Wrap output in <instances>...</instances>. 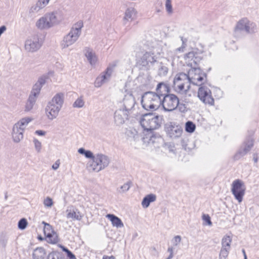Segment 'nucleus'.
Segmentation results:
<instances>
[{
  "label": "nucleus",
  "mask_w": 259,
  "mask_h": 259,
  "mask_svg": "<svg viewBox=\"0 0 259 259\" xmlns=\"http://www.w3.org/2000/svg\"><path fill=\"white\" fill-rule=\"evenodd\" d=\"M78 152L83 155L87 158L91 159L89 167L93 172H98L107 167L110 162L109 157L104 154L99 153L94 154L90 150H86L83 148L78 149Z\"/></svg>",
  "instance_id": "f257e3e1"
},
{
  "label": "nucleus",
  "mask_w": 259,
  "mask_h": 259,
  "mask_svg": "<svg viewBox=\"0 0 259 259\" xmlns=\"http://www.w3.org/2000/svg\"><path fill=\"white\" fill-rule=\"evenodd\" d=\"M161 119L158 115L153 113L145 114L142 116L140 120L141 126L147 132H150L143 138L144 142L153 143L155 136L151 132L153 130L158 128L161 124Z\"/></svg>",
  "instance_id": "f03ea898"
},
{
  "label": "nucleus",
  "mask_w": 259,
  "mask_h": 259,
  "mask_svg": "<svg viewBox=\"0 0 259 259\" xmlns=\"http://www.w3.org/2000/svg\"><path fill=\"white\" fill-rule=\"evenodd\" d=\"M152 50L146 52L143 56L137 60L138 65L149 69L151 66L156 64L157 62V56L162 53V48L155 42L151 47Z\"/></svg>",
  "instance_id": "7ed1b4c3"
},
{
  "label": "nucleus",
  "mask_w": 259,
  "mask_h": 259,
  "mask_svg": "<svg viewBox=\"0 0 259 259\" xmlns=\"http://www.w3.org/2000/svg\"><path fill=\"white\" fill-rule=\"evenodd\" d=\"M83 27L82 21H78L71 27L69 32L65 35L60 42L62 49H65L75 44L79 39Z\"/></svg>",
  "instance_id": "20e7f679"
},
{
  "label": "nucleus",
  "mask_w": 259,
  "mask_h": 259,
  "mask_svg": "<svg viewBox=\"0 0 259 259\" xmlns=\"http://www.w3.org/2000/svg\"><path fill=\"white\" fill-rule=\"evenodd\" d=\"M141 103L145 110H155L161 105V99L153 92H148L143 95Z\"/></svg>",
  "instance_id": "39448f33"
},
{
  "label": "nucleus",
  "mask_w": 259,
  "mask_h": 259,
  "mask_svg": "<svg viewBox=\"0 0 259 259\" xmlns=\"http://www.w3.org/2000/svg\"><path fill=\"white\" fill-rule=\"evenodd\" d=\"M189 82L196 85L201 86L206 81V74L199 68L196 67L191 68L186 74Z\"/></svg>",
  "instance_id": "423d86ee"
},
{
  "label": "nucleus",
  "mask_w": 259,
  "mask_h": 259,
  "mask_svg": "<svg viewBox=\"0 0 259 259\" xmlns=\"http://www.w3.org/2000/svg\"><path fill=\"white\" fill-rule=\"evenodd\" d=\"M174 90L179 93H185L190 88L189 79L186 74L181 73L177 74L173 81Z\"/></svg>",
  "instance_id": "0eeeda50"
},
{
  "label": "nucleus",
  "mask_w": 259,
  "mask_h": 259,
  "mask_svg": "<svg viewBox=\"0 0 259 259\" xmlns=\"http://www.w3.org/2000/svg\"><path fill=\"white\" fill-rule=\"evenodd\" d=\"M117 61H115L112 64H110L104 71L100 74L96 78L94 82V86L95 88H100L104 84L110 81L114 69L117 65Z\"/></svg>",
  "instance_id": "6e6552de"
},
{
  "label": "nucleus",
  "mask_w": 259,
  "mask_h": 259,
  "mask_svg": "<svg viewBox=\"0 0 259 259\" xmlns=\"http://www.w3.org/2000/svg\"><path fill=\"white\" fill-rule=\"evenodd\" d=\"M43 44L38 35H33L27 38L24 42V49L28 53H34L40 49Z\"/></svg>",
  "instance_id": "1a4fd4ad"
},
{
  "label": "nucleus",
  "mask_w": 259,
  "mask_h": 259,
  "mask_svg": "<svg viewBox=\"0 0 259 259\" xmlns=\"http://www.w3.org/2000/svg\"><path fill=\"white\" fill-rule=\"evenodd\" d=\"M245 189L244 183L241 180H235L232 183L231 192L239 203L243 200Z\"/></svg>",
  "instance_id": "9d476101"
},
{
  "label": "nucleus",
  "mask_w": 259,
  "mask_h": 259,
  "mask_svg": "<svg viewBox=\"0 0 259 259\" xmlns=\"http://www.w3.org/2000/svg\"><path fill=\"white\" fill-rule=\"evenodd\" d=\"M256 30V25L247 18H242L237 22L235 28V33L244 31L247 33H252Z\"/></svg>",
  "instance_id": "9b49d317"
},
{
  "label": "nucleus",
  "mask_w": 259,
  "mask_h": 259,
  "mask_svg": "<svg viewBox=\"0 0 259 259\" xmlns=\"http://www.w3.org/2000/svg\"><path fill=\"white\" fill-rule=\"evenodd\" d=\"M161 105L165 111H172L179 105V98L174 94H168L161 99Z\"/></svg>",
  "instance_id": "f8f14e48"
},
{
  "label": "nucleus",
  "mask_w": 259,
  "mask_h": 259,
  "mask_svg": "<svg viewBox=\"0 0 259 259\" xmlns=\"http://www.w3.org/2000/svg\"><path fill=\"white\" fill-rule=\"evenodd\" d=\"M198 97L199 99L206 104L212 105L214 104V100L212 97L210 90L206 86H202L198 91Z\"/></svg>",
  "instance_id": "ddd939ff"
},
{
  "label": "nucleus",
  "mask_w": 259,
  "mask_h": 259,
  "mask_svg": "<svg viewBox=\"0 0 259 259\" xmlns=\"http://www.w3.org/2000/svg\"><path fill=\"white\" fill-rule=\"evenodd\" d=\"M165 131L170 138L176 139L181 136L183 133V128L181 126L170 122L165 125Z\"/></svg>",
  "instance_id": "4468645a"
},
{
  "label": "nucleus",
  "mask_w": 259,
  "mask_h": 259,
  "mask_svg": "<svg viewBox=\"0 0 259 259\" xmlns=\"http://www.w3.org/2000/svg\"><path fill=\"white\" fill-rule=\"evenodd\" d=\"M255 139L252 136L248 137L244 142L241 148L236 154V156H243L248 153L252 148Z\"/></svg>",
  "instance_id": "2eb2a0df"
},
{
  "label": "nucleus",
  "mask_w": 259,
  "mask_h": 259,
  "mask_svg": "<svg viewBox=\"0 0 259 259\" xmlns=\"http://www.w3.org/2000/svg\"><path fill=\"white\" fill-rule=\"evenodd\" d=\"M61 110L55 106L47 103L45 108V115L49 120H53L58 116Z\"/></svg>",
  "instance_id": "dca6fc26"
},
{
  "label": "nucleus",
  "mask_w": 259,
  "mask_h": 259,
  "mask_svg": "<svg viewBox=\"0 0 259 259\" xmlns=\"http://www.w3.org/2000/svg\"><path fill=\"white\" fill-rule=\"evenodd\" d=\"M47 14L53 27L59 25L64 20L63 14L61 11L56 10Z\"/></svg>",
  "instance_id": "f3484780"
},
{
  "label": "nucleus",
  "mask_w": 259,
  "mask_h": 259,
  "mask_svg": "<svg viewBox=\"0 0 259 259\" xmlns=\"http://www.w3.org/2000/svg\"><path fill=\"white\" fill-rule=\"evenodd\" d=\"M66 218L72 221H80L82 220L83 215L78 210V209L73 207H68L66 210Z\"/></svg>",
  "instance_id": "a211bd4d"
},
{
  "label": "nucleus",
  "mask_w": 259,
  "mask_h": 259,
  "mask_svg": "<svg viewBox=\"0 0 259 259\" xmlns=\"http://www.w3.org/2000/svg\"><path fill=\"white\" fill-rule=\"evenodd\" d=\"M123 103V108L122 109L130 113L136 103L135 98L132 93H128L124 96Z\"/></svg>",
  "instance_id": "6ab92c4d"
},
{
  "label": "nucleus",
  "mask_w": 259,
  "mask_h": 259,
  "mask_svg": "<svg viewBox=\"0 0 259 259\" xmlns=\"http://www.w3.org/2000/svg\"><path fill=\"white\" fill-rule=\"evenodd\" d=\"M128 114V112L122 109L116 110L114 113V122L116 125H120L123 124L127 119Z\"/></svg>",
  "instance_id": "aec40b11"
},
{
  "label": "nucleus",
  "mask_w": 259,
  "mask_h": 259,
  "mask_svg": "<svg viewBox=\"0 0 259 259\" xmlns=\"http://www.w3.org/2000/svg\"><path fill=\"white\" fill-rule=\"evenodd\" d=\"M184 58L186 63L191 68L194 66L196 67L197 63L200 61V58L198 56L197 54L194 52H190L186 54Z\"/></svg>",
  "instance_id": "412c9836"
},
{
  "label": "nucleus",
  "mask_w": 259,
  "mask_h": 259,
  "mask_svg": "<svg viewBox=\"0 0 259 259\" xmlns=\"http://www.w3.org/2000/svg\"><path fill=\"white\" fill-rule=\"evenodd\" d=\"M64 102V94L62 93H58L55 95L53 98L48 102L52 106L62 109Z\"/></svg>",
  "instance_id": "4be33fe9"
},
{
  "label": "nucleus",
  "mask_w": 259,
  "mask_h": 259,
  "mask_svg": "<svg viewBox=\"0 0 259 259\" xmlns=\"http://www.w3.org/2000/svg\"><path fill=\"white\" fill-rule=\"evenodd\" d=\"M51 0H37L35 4L32 6L29 13L33 14L38 13L41 10L46 8L50 3Z\"/></svg>",
  "instance_id": "5701e85b"
},
{
  "label": "nucleus",
  "mask_w": 259,
  "mask_h": 259,
  "mask_svg": "<svg viewBox=\"0 0 259 259\" xmlns=\"http://www.w3.org/2000/svg\"><path fill=\"white\" fill-rule=\"evenodd\" d=\"M36 26L39 29H48L52 27L47 14L40 17L36 22Z\"/></svg>",
  "instance_id": "b1692460"
},
{
  "label": "nucleus",
  "mask_w": 259,
  "mask_h": 259,
  "mask_svg": "<svg viewBox=\"0 0 259 259\" xmlns=\"http://www.w3.org/2000/svg\"><path fill=\"white\" fill-rule=\"evenodd\" d=\"M45 83L46 79L44 78H39L37 81L33 85L29 95L38 98L40 90Z\"/></svg>",
  "instance_id": "393cba45"
},
{
  "label": "nucleus",
  "mask_w": 259,
  "mask_h": 259,
  "mask_svg": "<svg viewBox=\"0 0 259 259\" xmlns=\"http://www.w3.org/2000/svg\"><path fill=\"white\" fill-rule=\"evenodd\" d=\"M33 120L32 118L30 117H25L21 118L17 122H16L13 126L15 128L21 131L24 132V131L28 124Z\"/></svg>",
  "instance_id": "a878e982"
},
{
  "label": "nucleus",
  "mask_w": 259,
  "mask_h": 259,
  "mask_svg": "<svg viewBox=\"0 0 259 259\" xmlns=\"http://www.w3.org/2000/svg\"><path fill=\"white\" fill-rule=\"evenodd\" d=\"M168 92V88L167 85L163 82H160L158 84L156 89V92L154 93L158 95L160 99H162L163 97L168 95L167 94Z\"/></svg>",
  "instance_id": "bb28decb"
},
{
  "label": "nucleus",
  "mask_w": 259,
  "mask_h": 259,
  "mask_svg": "<svg viewBox=\"0 0 259 259\" xmlns=\"http://www.w3.org/2000/svg\"><path fill=\"white\" fill-rule=\"evenodd\" d=\"M37 98L29 95V96L25 102L24 110L26 112L31 111L34 108L36 103Z\"/></svg>",
  "instance_id": "cd10ccee"
},
{
  "label": "nucleus",
  "mask_w": 259,
  "mask_h": 259,
  "mask_svg": "<svg viewBox=\"0 0 259 259\" xmlns=\"http://www.w3.org/2000/svg\"><path fill=\"white\" fill-rule=\"evenodd\" d=\"M137 15L136 9L132 7L127 8L124 13L123 21H132L135 19Z\"/></svg>",
  "instance_id": "c85d7f7f"
},
{
  "label": "nucleus",
  "mask_w": 259,
  "mask_h": 259,
  "mask_svg": "<svg viewBox=\"0 0 259 259\" xmlns=\"http://www.w3.org/2000/svg\"><path fill=\"white\" fill-rule=\"evenodd\" d=\"M23 132L13 127L11 133L13 142L17 144L20 143L23 139Z\"/></svg>",
  "instance_id": "c756f323"
},
{
  "label": "nucleus",
  "mask_w": 259,
  "mask_h": 259,
  "mask_svg": "<svg viewBox=\"0 0 259 259\" xmlns=\"http://www.w3.org/2000/svg\"><path fill=\"white\" fill-rule=\"evenodd\" d=\"M106 217L108 218L111 222L112 225L117 228H122L124 226L123 223L121 220L113 214H107Z\"/></svg>",
  "instance_id": "7c9ffc66"
},
{
  "label": "nucleus",
  "mask_w": 259,
  "mask_h": 259,
  "mask_svg": "<svg viewBox=\"0 0 259 259\" xmlns=\"http://www.w3.org/2000/svg\"><path fill=\"white\" fill-rule=\"evenodd\" d=\"M85 56L90 64L93 66H95L97 62V58L93 50L90 49H85Z\"/></svg>",
  "instance_id": "2f4dec72"
},
{
  "label": "nucleus",
  "mask_w": 259,
  "mask_h": 259,
  "mask_svg": "<svg viewBox=\"0 0 259 259\" xmlns=\"http://www.w3.org/2000/svg\"><path fill=\"white\" fill-rule=\"evenodd\" d=\"M231 233L225 235L221 240V247L231 249V244L232 241Z\"/></svg>",
  "instance_id": "473e14b6"
},
{
  "label": "nucleus",
  "mask_w": 259,
  "mask_h": 259,
  "mask_svg": "<svg viewBox=\"0 0 259 259\" xmlns=\"http://www.w3.org/2000/svg\"><path fill=\"white\" fill-rule=\"evenodd\" d=\"M156 200V196L154 194H150L146 195L143 199L141 205L144 208H146L149 207L150 203L155 201Z\"/></svg>",
  "instance_id": "72a5a7b5"
},
{
  "label": "nucleus",
  "mask_w": 259,
  "mask_h": 259,
  "mask_svg": "<svg viewBox=\"0 0 259 259\" xmlns=\"http://www.w3.org/2000/svg\"><path fill=\"white\" fill-rule=\"evenodd\" d=\"M156 65L158 67V74L161 76H165L168 72V68L165 65L164 63L162 62H157Z\"/></svg>",
  "instance_id": "f704fd0d"
},
{
  "label": "nucleus",
  "mask_w": 259,
  "mask_h": 259,
  "mask_svg": "<svg viewBox=\"0 0 259 259\" xmlns=\"http://www.w3.org/2000/svg\"><path fill=\"white\" fill-rule=\"evenodd\" d=\"M45 255V251L42 247L36 248L33 253V257L34 259H42Z\"/></svg>",
  "instance_id": "c9c22d12"
},
{
  "label": "nucleus",
  "mask_w": 259,
  "mask_h": 259,
  "mask_svg": "<svg viewBox=\"0 0 259 259\" xmlns=\"http://www.w3.org/2000/svg\"><path fill=\"white\" fill-rule=\"evenodd\" d=\"M46 238L47 241L51 244H56L59 241L58 236L55 232L46 236Z\"/></svg>",
  "instance_id": "e433bc0d"
},
{
  "label": "nucleus",
  "mask_w": 259,
  "mask_h": 259,
  "mask_svg": "<svg viewBox=\"0 0 259 259\" xmlns=\"http://www.w3.org/2000/svg\"><path fill=\"white\" fill-rule=\"evenodd\" d=\"M164 150L165 152L168 153H171L173 154H175V147L174 144L172 143H166L163 146Z\"/></svg>",
  "instance_id": "4c0bfd02"
},
{
  "label": "nucleus",
  "mask_w": 259,
  "mask_h": 259,
  "mask_svg": "<svg viewBox=\"0 0 259 259\" xmlns=\"http://www.w3.org/2000/svg\"><path fill=\"white\" fill-rule=\"evenodd\" d=\"M42 223L44 225V232L46 236L55 232L49 224L45 222H42Z\"/></svg>",
  "instance_id": "58836bf2"
},
{
  "label": "nucleus",
  "mask_w": 259,
  "mask_h": 259,
  "mask_svg": "<svg viewBox=\"0 0 259 259\" xmlns=\"http://www.w3.org/2000/svg\"><path fill=\"white\" fill-rule=\"evenodd\" d=\"M196 128L195 124L192 121H187L185 125V130L186 132L192 133L194 132Z\"/></svg>",
  "instance_id": "ea45409f"
},
{
  "label": "nucleus",
  "mask_w": 259,
  "mask_h": 259,
  "mask_svg": "<svg viewBox=\"0 0 259 259\" xmlns=\"http://www.w3.org/2000/svg\"><path fill=\"white\" fill-rule=\"evenodd\" d=\"M230 251V249H229L221 247L219 253V259H226L229 255Z\"/></svg>",
  "instance_id": "a19ab883"
},
{
  "label": "nucleus",
  "mask_w": 259,
  "mask_h": 259,
  "mask_svg": "<svg viewBox=\"0 0 259 259\" xmlns=\"http://www.w3.org/2000/svg\"><path fill=\"white\" fill-rule=\"evenodd\" d=\"M84 105V102L82 97L77 98L73 104L74 108H81Z\"/></svg>",
  "instance_id": "79ce46f5"
},
{
  "label": "nucleus",
  "mask_w": 259,
  "mask_h": 259,
  "mask_svg": "<svg viewBox=\"0 0 259 259\" xmlns=\"http://www.w3.org/2000/svg\"><path fill=\"white\" fill-rule=\"evenodd\" d=\"M203 223V225H208L209 226H212V222L211 221L210 217L208 214H203L202 217Z\"/></svg>",
  "instance_id": "37998d69"
},
{
  "label": "nucleus",
  "mask_w": 259,
  "mask_h": 259,
  "mask_svg": "<svg viewBox=\"0 0 259 259\" xmlns=\"http://www.w3.org/2000/svg\"><path fill=\"white\" fill-rule=\"evenodd\" d=\"M165 5L167 13L169 15L172 14L173 13V9L171 5V0H166Z\"/></svg>",
  "instance_id": "c03bdc74"
},
{
  "label": "nucleus",
  "mask_w": 259,
  "mask_h": 259,
  "mask_svg": "<svg viewBox=\"0 0 259 259\" xmlns=\"http://www.w3.org/2000/svg\"><path fill=\"white\" fill-rule=\"evenodd\" d=\"M43 204L46 207L51 208L53 205L54 202L51 197H47L44 199Z\"/></svg>",
  "instance_id": "a18cd8bd"
},
{
  "label": "nucleus",
  "mask_w": 259,
  "mask_h": 259,
  "mask_svg": "<svg viewBox=\"0 0 259 259\" xmlns=\"http://www.w3.org/2000/svg\"><path fill=\"white\" fill-rule=\"evenodd\" d=\"M28 225L27 220L24 219H21L18 222V226L19 229L24 230L26 228Z\"/></svg>",
  "instance_id": "49530a36"
},
{
  "label": "nucleus",
  "mask_w": 259,
  "mask_h": 259,
  "mask_svg": "<svg viewBox=\"0 0 259 259\" xmlns=\"http://www.w3.org/2000/svg\"><path fill=\"white\" fill-rule=\"evenodd\" d=\"M33 143L34 144V147L35 150L39 153L41 151V143L40 142H39L38 140L36 139H34L33 140Z\"/></svg>",
  "instance_id": "de8ad7c7"
},
{
  "label": "nucleus",
  "mask_w": 259,
  "mask_h": 259,
  "mask_svg": "<svg viewBox=\"0 0 259 259\" xmlns=\"http://www.w3.org/2000/svg\"><path fill=\"white\" fill-rule=\"evenodd\" d=\"M181 237L180 235H177L172 238L171 242L174 246H177L181 243Z\"/></svg>",
  "instance_id": "09e8293b"
},
{
  "label": "nucleus",
  "mask_w": 259,
  "mask_h": 259,
  "mask_svg": "<svg viewBox=\"0 0 259 259\" xmlns=\"http://www.w3.org/2000/svg\"><path fill=\"white\" fill-rule=\"evenodd\" d=\"M130 188V184L128 183H126L123 184L122 186H121L120 187V190H119V192L120 193L126 192L129 190Z\"/></svg>",
  "instance_id": "8fccbe9b"
},
{
  "label": "nucleus",
  "mask_w": 259,
  "mask_h": 259,
  "mask_svg": "<svg viewBox=\"0 0 259 259\" xmlns=\"http://www.w3.org/2000/svg\"><path fill=\"white\" fill-rule=\"evenodd\" d=\"M177 108L180 112L183 113H185L187 111V106L184 103H180L179 102V105L178 106Z\"/></svg>",
  "instance_id": "3c124183"
},
{
  "label": "nucleus",
  "mask_w": 259,
  "mask_h": 259,
  "mask_svg": "<svg viewBox=\"0 0 259 259\" xmlns=\"http://www.w3.org/2000/svg\"><path fill=\"white\" fill-rule=\"evenodd\" d=\"M8 239L7 238L4 237L0 239V244L3 247H5L7 244Z\"/></svg>",
  "instance_id": "603ef678"
},
{
  "label": "nucleus",
  "mask_w": 259,
  "mask_h": 259,
  "mask_svg": "<svg viewBox=\"0 0 259 259\" xmlns=\"http://www.w3.org/2000/svg\"><path fill=\"white\" fill-rule=\"evenodd\" d=\"M60 161L59 160H57L55 163H54L52 166V168L54 169V170H57L59 166H60Z\"/></svg>",
  "instance_id": "864d4df0"
},
{
  "label": "nucleus",
  "mask_w": 259,
  "mask_h": 259,
  "mask_svg": "<svg viewBox=\"0 0 259 259\" xmlns=\"http://www.w3.org/2000/svg\"><path fill=\"white\" fill-rule=\"evenodd\" d=\"M48 259H58V257L55 253H50L48 256Z\"/></svg>",
  "instance_id": "5fc2aeb1"
},
{
  "label": "nucleus",
  "mask_w": 259,
  "mask_h": 259,
  "mask_svg": "<svg viewBox=\"0 0 259 259\" xmlns=\"http://www.w3.org/2000/svg\"><path fill=\"white\" fill-rule=\"evenodd\" d=\"M35 133L39 136H45L46 134V132L41 130H37Z\"/></svg>",
  "instance_id": "6e6d98bb"
},
{
  "label": "nucleus",
  "mask_w": 259,
  "mask_h": 259,
  "mask_svg": "<svg viewBox=\"0 0 259 259\" xmlns=\"http://www.w3.org/2000/svg\"><path fill=\"white\" fill-rule=\"evenodd\" d=\"M66 253L67 254V256L69 258V259L73 258L75 256V255L69 250H68V251H67Z\"/></svg>",
  "instance_id": "4d7b16f0"
},
{
  "label": "nucleus",
  "mask_w": 259,
  "mask_h": 259,
  "mask_svg": "<svg viewBox=\"0 0 259 259\" xmlns=\"http://www.w3.org/2000/svg\"><path fill=\"white\" fill-rule=\"evenodd\" d=\"M167 251L170 253V254H174L173 253V252H174V249L172 247H168V249H167Z\"/></svg>",
  "instance_id": "13d9d810"
},
{
  "label": "nucleus",
  "mask_w": 259,
  "mask_h": 259,
  "mask_svg": "<svg viewBox=\"0 0 259 259\" xmlns=\"http://www.w3.org/2000/svg\"><path fill=\"white\" fill-rule=\"evenodd\" d=\"M102 259H115L113 256H104Z\"/></svg>",
  "instance_id": "bf43d9fd"
},
{
  "label": "nucleus",
  "mask_w": 259,
  "mask_h": 259,
  "mask_svg": "<svg viewBox=\"0 0 259 259\" xmlns=\"http://www.w3.org/2000/svg\"><path fill=\"white\" fill-rule=\"evenodd\" d=\"M61 248H62V250L65 251V252H67V251H68V249L63 246H61Z\"/></svg>",
  "instance_id": "052dcab7"
},
{
  "label": "nucleus",
  "mask_w": 259,
  "mask_h": 259,
  "mask_svg": "<svg viewBox=\"0 0 259 259\" xmlns=\"http://www.w3.org/2000/svg\"><path fill=\"white\" fill-rule=\"evenodd\" d=\"M242 253L243 254L244 259H247V256H246L245 250L244 249H242Z\"/></svg>",
  "instance_id": "680f3d73"
},
{
  "label": "nucleus",
  "mask_w": 259,
  "mask_h": 259,
  "mask_svg": "<svg viewBox=\"0 0 259 259\" xmlns=\"http://www.w3.org/2000/svg\"><path fill=\"white\" fill-rule=\"evenodd\" d=\"M253 161L254 163H257L258 161V158L256 156L253 157Z\"/></svg>",
  "instance_id": "e2e57ef3"
},
{
  "label": "nucleus",
  "mask_w": 259,
  "mask_h": 259,
  "mask_svg": "<svg viewBox=\"0 0 259 259\" xmlns=\"http://www.w3.org/2000/svg\"><path fill=\"white\" fill-rule=\"evenodd\" d=\"M174 257V254H170L168 256L169 258L171 259Z\"/></svg>",
  "instance_id": "0e129e2a"
},
{
  "label": "nucleus",
  "mask_w": 259,
  "mask_h": 259,
  "mask_svg": "<svg viewBox=\"0 0 259 259\" xmlns=\"http://www.w3.org/2000/svg\"><path fill=\"white\" fill-rule=\"evenodd\" d=\"M181 49H182V48H178L177 50H178V51H180Z\"/></svg>",
  "instance_id": "69168bd1"
},
{
  "label": "nucleus",
  "mask_w": 259,
  "mask_h": 259,
  "mask_svg": "<svg viewBox=\"0 0 259 259\" xmlns=\"http://www.w3.org/2000/svg\"><path fill=\"white\" fill-rule=\"evenodd\" d=\"M71 259H76V258H75V256H74V257L73 258H71Z\"/></svg>",
  "instance_id": "338daca9"
},
{
  "label": "nucleus",
  "mask_w": 259,
  "mask_h": 259,
  "mask_svg": "<svg viewBox=\"0 0 259 259\" xmlns=\"http://www.w3.org/2000/svg\"><path fill=\"white\" fill-rule=\"evenodd\" d=\"M166 259H170V258H169V257H167V258H166Z\"/></svg>",
  "instance_id": "774afa93"
}]
</instances>
